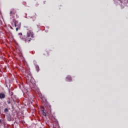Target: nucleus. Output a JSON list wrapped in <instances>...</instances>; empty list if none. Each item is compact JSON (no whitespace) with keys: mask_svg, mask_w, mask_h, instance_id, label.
<instances>
[{"mask_svg":"<svg viewBox=\"0 0 128 128\" xmlns=\"http://www.w3.org/2000/svg\"><path fill=\"white\" fill-rule=\"evenodd\" d=\"M18 36H20V38L25 42H30L32 40V38H34V32L32 30H29L27 32L26 36H22V33H19Z\"/></svg>","mask_w":128,"mask_h":128,"instance_id":"1","label":"nucleus"},{"mask_svg":"<svg viewBox=\"0 0 128 128\" xmlns=\"http://www.w3.org/2000/svg\"><path fill=\"white\" fill-rule=\"evenodd\" d=\"M66 82H71L72 81V77L70 76H68L66 78Z\"/></svg>","mask_w":128,"mask_h":128,"instance_id":"2","label":"nucleus"},{"mask_svg":"<svg viewBox=\"0 0 128 128\" xmlns=\"http://www.w3.org/2000/svg\"><path fill=\"white\" fill-rule=\"evenodd\" d=\"M6 96H4V94H2V93H0V98H4V97Z\"/></svg>","mask_w":128,"mask_h":128,"instance_id":"3","label":"nucleus"},{"mask_svg":"<svg viewBox=\"0 0 128 128\" xmlns=\"http://www.w3.org/2000/svg\"><path fill=\"white\" fill-rule=\"evenodd\" d=\"M42 115L44 116H46V113L44 112V110H42Z\"/></svg>","mask_w":128,"mask_h":128,"instance_id":"4","label":"nucleus"},{"mask_svg":"<svg viewBox=\"0 0 128 128\" xmlns=\"http://www.w3.org/2000/svg\"><path fill=\"white\" fill-rule=\"evenodd\" d=\"M36 69L37 70V72H38V70H40V68H38V66H36Z\"/></svg>","mask_w":128,"mask_h":128,"instance_id":"5","label":"nucleus"},{"mask_svg":"<svg viewBox=\"0 0 128 128\" xmlns=\"http://www.w3.org/2000/svg\"><path fill=\"white\" fill-rule=\"evenodd\" d=\"M28 90H24V94H28Z\"/></svg>","mask_w":128,"mask_h":128,"instance_id":"6","label":"nucleus"},{"mask_svg":"<svg viewBox=\"0 0 128 128\" xmlns=\"http://www.w3.org/2000/svg\"><path fill=\"white\" fill-rule=\"evenodd\" d=\"M8 112V108H6L5 110H4V112Z\"/></svg>","mask_w":128,"mask_h":128,"instance_id":"7","label":"nucleus"},{"mask_svg":"<svg viewBox=\"0 0 128 128\" xmlns=\"http://www.w3.org/2000/svg\"><path fill=\"white\" fill-rule=\"evenodd\" d=\"M12 14V11L10 12V14Z\"/></svg>","mask_w":128,"mask_h":128,"instance_id":"8","label":"nucleus"},{"mask_svg":"<svg viewBox=\"0 0 128 128\" xmlns=\"http://www.w3.org/2000/svg\"><path fill=\"white\" fill-rule=\"evenodd\" d=\"M14 26H16V23L14 24Z\"/></svg>","mask_w":128,"mask_h":128,"instance_id":"9","label":"nucleus"},{"mask_svg":"<svg viewBox=\"0 0 128 128\" xmlns=\"http://www.w3.org/2000/svg\"><path fill=\"white\" fill-rule=\"evenodd\" d=\"M0 122H2V120H0Z\"/></svg>","mask_w":128,"mask_h":128,"instance_id":"10","label":"nucleus"},{"mask_svg":"<svg viewBox=\"0 0 128 128\" xmlns=\"http://www.w3.org/2000/svg\"><path fill=\"white\" fill-rule=\"evenodd\" d=\"M8 120H10V119H8Z\"/></svg>","mask_w":128,"mask_h":128,"instance_id":"11","label":"nucleus"},{"mask_svg":"<svg viewBox=\"0 0 128 128\" xmlns=\"http://www.w3.org/2000/svg\"><path fill=\"white\" fill-rule=\"evenodd\" d=\"M16 30H18V28H16Z\"/></svg>","mask_w":128,"mask_h":128,"instance_id":"12","label":"nucleus"}]
</instances>
